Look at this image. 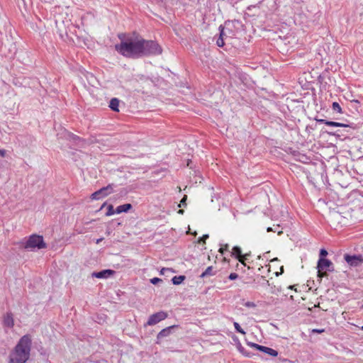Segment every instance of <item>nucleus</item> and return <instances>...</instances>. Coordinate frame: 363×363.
Here are the masks:
<instances>
[{
    "label": "nucleus",
    "instance_id": "3",
    "mask_svg": "<svg viewBox=\"0 0 363 363\" xmlns=\"http://www.w3.org/2000/svg\"><path fill=\"white\" fill-rule=\"evenodd\" d=\"M23 247L29 250L35 249H43L46 247V244L43 240V236L32 235L27 241L23 243Z\"/></svg>",
    "mask_w": 363,
    "mask_h": 363
},
{
    "label": "nucleus",
    "instance_id": "16",
    "mask_svg": "<svg viewBox=\"0 0 363 363\" xmlns=\"http://www.w3.org/2000/svg\"><path fill=\"white\" fill-rule=\"evenodd\" d=\"M220 28H221L220 38L217 40L216 44L218 47H223L224 45L223 37L225 35V33L223 31V28H222L221 26H220Z\"/></svg>",
    "mask_w": 363,
    "mask_h": 363
},
{
    "label": "nucleus",
    "instance_id": "42",
    "mask_svg": "<svg viewBox=\"0 0 363 363\" xmlns=\"http://www.w3.org/2000/svg\"><path fill=\"white\" fill-rule=\"evenodd\" d=\"M362 308H363V305H362Z\"/></svg>",
    "mask_w": 363,
    "mask_h": 363
},
{
    "label": "nucleus",
    "instance_id": "10",
    "mask_svg": "<svg viewBox=\"0 0 363 363\" xmlns=\"http://www.w3.org/2000/svg\"><path fill=\"white\" fill-rule=\"evenodd\" d=\"M99 191L101 192V196L104 198L113 192V185L108 184V186L100 189Z\"/></svg>",
    "mask_w": 363,
    "mask_h": 363
},
{
    "label": "nucleus",
    "instance_id": "35",
    "mask_svg": "<svg viewBox=\"0 0 363 363\" xmlns=\"http://www.w3.org/2000/svg\"><path fill=\"white\" fill-rule=\"evenodd\" d=\"M267 232H271V231L276 232V231H277V230H276V229H275V230H274L272 228L269 227V228H267Z\"/></svg>",
    "mask_w": 363,
    "mask_h": 363
},
{
    "label": "nucleus",
    "instance_id": "24",
    "mask_svg": "<svg viewBox=\"0 0 363 363\" xmlns=\"http://www.w3.org/2000/svg\"><path fill=\"white\" fill-rule=\"evenodd\" d=\"M250 256V254L247 253L244 255H241V257H238V260L239 262H240L242 264H245V260H246L247 259V257Z\"/></svg>",
    "mask_w": 363,
    "mask_h": 363
},
{
    "label": "nucleus",
    "instance_id": "13",
    "mask_svg": "<svg viewBox=\"0 0 363 363\" xmlns=\"http://www.w3.org/2000/svg\"><path fill=\"white\" fill-rule=\"evenodd\" d=\"M320 123H325L328 126H332V127H345L346 125L341 123L337 122H333V121H329L324 119H321L318 121Z\"/></svg>",
    "mask_w": 363,
    "mask_h": 363
},
{
    "label": "nucleus",
    "instance_id": "27",
    "mask_svg": "<svg viewBox=\"0 0 363 363\" xmlns=\"http://www.w3.org/2000/svg\"><path fill=\"white\" fill-rule=\"evenodd\" d=\"M228 245L225 244V245L220 247V248L219 249V252L221 254H223L225 251L228 250Z\"/></svg>",
    "mask_w": 363,
    "mask_h": 363
},
{
    "label": "nucleus",
    "instance_id": "14",
    "mask_svg": "<svg viewBox=\"0 0 363 363\" xmlns=\"http://www.w3.org/2000/svg\"><path fill=\"white\" fill-rule=\"evenodd\" d=\"M120 101L118 99L113 98L111 100L109 107L114 111H119L118 106H119Z\"/></svg>",
    "mask_w": 363,
    "mask_h": 363
},
{
    "label": "nucleus",
    "instance_id": "20",
    "mask_svg": "<svg viewBox=\"0 0 363 363\" xmlns=\"http://www.w3.org/2000/svg\"><path fill=\"white\" fill-rule=\"evenodd\" d=\"M332 107H333V109L334 111L339 113H342V108L337 102H333Z\"/></svg>",
    "mask_w": 363,
    "mask_h": 363
},
{
    "label": "nucleus",
    "instance_id": "39",
    "mask_svg": "<svg viewBox=\"0 0 363 363\" xmlns=\"http://www.w3.org/2000/svg\"><path fill=\"white\" fill-rule=\"evenodd\" d=\"M278 235H281L282 233V231H277Z\"/></svg>",
    "mask_w": 363,
    "mask_h": 363
},
{
    "label": "nucleus",
    "instance_id": "11",
    "mask_svg": "<svg viewBox=\"0 0 363 363\" xmlns=\"http://www.w3.org/2000/svg\"><path fill=\"white\" fill-rule=\"evenodd\" d=\"M346 262L352 266H357L361 262V259L356 256L345 255Z\"/></svg>",
    "mask_w": 363,
    "mask_h": 363
},
{
    "label": "nucleus",
    "instance_id": "15",
    "mask_svg": "<svg viewBox=\"0 0 363 363\" xmlns=\"http://www.w3.org/2000/svg\"><path fill=\"white\" fill-rule=\"evenodd\" d=\"M175 326L174 325H172V326H170V327H168V328H166L163 330H162L159 333H158V335L157 337L160 338V337H167L168 336L170 333H171V330L174 328Z\"/></svg>",
    "mask_w": 363,
    "mask_h": 363
},
{
    "label": "nucleus",
    "instance_id": "30",
    "mask_svg": "<svg viewBox=\"0 0 363 363\" xmlns=\"http://www.w3.org/2000/svg\"><path fill=\"white\" fill-rule=\"evenodd\" d=\"M186 200V196H184V198L181 200L179 206L181 207L182 206H184Z\"/></svg>",
    "mask_w": 363,
    "mask_h": 363
},
{
    "label": "nucleus",
    "instance_id": "36",
    "mask_svg": "<svg viewBox=\"0 0 363 363\" xmlns=\"http://www.w3.org/2000/svg\"><path fill=\"white\" fill-rule=\"evenodd\" d=\"M103 240V238H99L98 240H96V243L99 244L101 240Z\"/></svg>",
    "mask_w": 363,
    "mask_h": 363
},
{
    "label": "nucleus",
    "instance_id": "31",
    "mask_svg": "<svg viewBox=\"0 0 363 363\" xmlns=\"http://www.w3.org/2000/svg\"><path fill=\"white\" fill-rule=\"evenodd\" d=\"M313 333H322L324 332V330L323 329H313L312 330Z\"/></svg>",
    "mask_w": 363,
    "mask_h": 363
},
{
    "label": "nucleus",
    "instance_id": "5",
    "mask_svg": "<svg viewBox=\"0 0 363 363\" xmlns=\"http://www.w3.org/2000/svg\"><path fill=\"white\" fill-rule=\"evenodd\" d=\"M333 266V263L327 259L320 257L318 262V276L322 278L327 275L326 271H330V267Z\"/></svg>",
    "mask_w": 363,
    "mask_h": 363
},
{
    "label": "nucleus",
    "instance_id": "21",
    "mask_svg": "<svg viewBox=\"0 0 363 363\" xmlns=\"http://www.w3.org/2000/svg\"><path fill=\"white\" fill-rule=\"evenodd\" d=\"M91 199L93 200H98L102 199V196H101V192L99 191V190L95 191L91 195Z\"/></svg>",
    "mask_w": 363,
    "mask_h": 363
},
{
    "label": "nucleus",
    "instance_id": "23",
    "mask_svg": "<svg viewBox=\"0 0 363 363\" xmlns=\"http://www.w3.org/2000/svg\"><path fill=\"white\" fill-rule=\"evenodd\" d=\"M233 325H234L235 329L236 330V331L238 333H240L243 335L245 334V332L241 328L239 323H238L237 322H235Z\"/></svg>",
    "mask_w": 363,
    "mask_h": 363
},
{
    "label": "nucleus",
    "instance_id": "38",
    "mask_svg": "<svg viewBox=\"0 0 363 363\" xmlns=\"http://www.w3.org/2000/svg\"><path fill=\"white\" fill-rule=\"evenodd\" d=\"M277 260H278L277 258H274V259H272L271 262L277 261Z\"/></svg>",
    "mask_w": 363,
    "mask_h": 363
},
{
    "label": "nucleus",
    "instance_id": "25",
    "mask_svg": "<svg viewBox=\"0 0 363 363\" xmlns=\"http://www.w3.org/2000/svg\"><path fill=\"white\" fill-rule=\"evenodd\" d=\"M245 306L247 308H255L256 304L254 302L247 301L245 303Z\"/></svg>",
    "mask_w": 363,
    "mask_h": 363
},
{
    "label": "nucleus",
    "instance_id": "41",
    "mask_svg": "<svg viewBox=\"0 0 363 363\" xmlns=\"http://www.w3.org/2000/svg\"><path fill=\"white\" fill-rule=\"evenodd\" d=\"M362 330H363V326L361 328Z\"/></svg>",
    "mask_w": 363,
    "mask_h": 363
},
{
    "label": "nucleus",
    "instance_id": "17",
    "mask_svg": "<svg viewBox=\"0 0 363 363\" xmlns=\"http://www.w3.org/2000/svg\"><path fill=\"white\" fill-rule=\"evenodd\" d=\"M185 279V277L183 275L175 276L172 278V281L174 285L180 284Z\"/></svg>",
    "mask_w": 363,
    "mask_h": 363
},
{
    "label": "nucleus",
    "instance_id": "8",
    "mask_svg": "<svg viewBox=\"0 0 363 363\" xmlns=\"http://www.w3.org/2000/svg\"><path fill=\"white\" fill-rule=\"evenodd\" d=\"M115 274L111 269H104L98 272H93L91 276L98 279H107Z\"/></svg>",
    "mask_w": 363,
    "mask_h": 363
},
{
    "label": "nucleus",
    "instance_id": "7",
    "mask_svg": "<svg viewBox=\"0 0 363 363\" xmlns=\"http://www.w3.org/2000/svg\"><path fill=\"white\" fill-rule=\"evenodd\" d=\"M249 345L252 347H254V348H256L257 350L261 351V352H263L266 354H268L272 357H277L278 355V352L277 350H274V349H272L270 347H265V346H262V345H259L258 344H256V343H249Z\"/></svg>",
    "mask_w": 363,
    "mask_h": 363
},
{
    "label": "nucleus",
    "instance_id": "32",
    "mask_svg": "<svg viewBox=\"0 0 363 363\" xmlns=\"http://www.w3.org/2000/svg\"><path fill=\"white\" fill-rule=\"evenodd\" d=\"M170 269L169 268H162L160 271L161 274H164L165 272L169 271Z\"/></svg>",
    "mask_w": 363,
    "mask_h": 363
},
{
    "label": "nucleus",
    "instance_id": "19",
    "mask_svg": "<svg viewBox=\"0 0 363 363\" xmlns=\"http://www.w3.org/2000/svg\"><path fill=\"white\" fill-rule=\"evenodd\" d=\"M242 251L240 247L235 246L233 248L232 255H235L238 259L241 257Z\"/></svg>",
    "mask_w": 363,
    "mask_h": 363
},
{
    "label": "nucleus",
    "instance_id": "33",
    "mask_svg": "<svg viewBox=\"0 0 363 363\" xmlns=\"http://www.w3.org/2000/svg\"><path fill=\"white\" fill-rule=\"evenodd\" d=\"M5 155H6V150H3V149H1L0 150V156L1 157H5Z\"/></svg>",
    "mask_w": 363,
    "mask_h": 363
},
{
    "label": "nucleus",
    "instance_id": "37",
    "mask_svg": "<svg viewBox=\"0 0 363 363\" xmlns=\"http://www.w3.org/2000/svg\"><path fill=\"white\" fill-rule=\"evenodd\" d=\"M178 213L179 214H183L184 213V210H179Z\"/></svg>",
    "mask_w": 363,
    "mask_h": 363
},
{
    "label": "nucleus",
    "instance_id": "34",
    "mask_svg": "<svg viewBox=\"0 0 363 363\" xmlns=\"http://www.w3.org/2000/svg\"><path fill=\"white\" fill-rule=\"evenodd\" d=\"M208 238V235H204L201 238H200L199 240V242L201 241H205L206 239H207Z\"/></svg>",
    "mask_w": 363,
    "mask_h": 363
},
{
    "label": "nucleus",
    "instance_id": "29",
    "mask_svg": "<svg viewBox=\"0 0 363 363\" xmlns=\"http://www.w3.org/2000/svg\"><path fill=\"white\" fill-rule=\"evenodd\" d=\"M328 255V252L325 249H321L320 252V257H325Z\"/></svg>",
    "mask_w": 363,
    "mask_h": 363
},
{
    "label": "nucleus",
    "instance_id": "28",
    "mask_svg": "<svg viewBox=\"0 0 363 363\" xmlns=\"http://www.w3.org/2000/svg\"><path fill=\"white\" fill-rule=\"evenodd\" d=\"M238 277V274L234 273V272H233V273H231V274L229 275V277H228L229 279H230V280H235V279H236Z\"/></svg>",
    "mask_w": 363,
    "mask_h": 363
},
{
    "label": "nucleus",
    "instance_id": "2",
    "mask_svg": "<svg viewBox=\"0 0 363 363\" xmlns=\"http://www.w3.org/2000/svg\"><path fill=\"white\" fill-rule=\"evenodd\" d=\"M115 49L122 55L128 57H138L141 56V38H128L122 40L120 44L115 45Z\"/></svg>",
    "mask_w": 363,
    "mask_h": 363
},
{
    "label": "nucleus",
    "instance_id": "1",
    "mask_svg": "<svg viewBox=\"0 0 363 363\" xmlns=\"http://www.w3.org/2000/svg\"><path fill=\"white\" fill-rule=\"evenodd\" d=\"M31 347V338L23 335L13 350L9 354V363H26L29 359Z\"/></svg>",
    "mask_w": 363,
    "mask_h": 363
},
{
    "label": "nucleus",
    "instance_id": "9",
    "mask_svg": "<svg viewBox=\"0 0 363 363\" xmlns=\"http://www.w3.org/2000/svg\"><path fill=\"white\" fill-rule=\"evenodd\" d=\"M4 326L11 328L14 325V320L11 313H6L4 318Z\"/></svg>",
    "mask_w": 363,
    "mask_h": 363
},
{
    "label": "nucleus",
    "instance_id": "6",
    "mask_svg": "<svg viewBox=\"0 0 363 363\" xmlns=\"http://www.w3.org/2000/svg\"><path fill=\"white\" fill-rule=\"evenodd\" d=\"M167 317V313L164 311H160L151 315L147 322L148 325H154L161 320H164Z\"/></svg>",
    "mask_w": 363,
    "mask_h": 363
},
{
    "label": "nucleus",
    "instance_id": "4",
    "mask_svg": "<svg viewBox=\"0 0 363 363\" xmlns=\"http://www.w3.org/2000/svg\"><path fill=\"white\" fill-rule=\"evenodd\" d=\"M142 43V55H159L162 52L160 46L154 41H146L141 38Z\"/></svg>",
    "mask_w": 363,
    "mask_h": 363
},
{
    "label": "nucleus",
    "instance_id": "18",
    "mask_svg": "<svg viewBox=\"0 0 363 363\" xmlns=\"http://www.w3.org/2000/svg\"><path fill=\"white\" fill-rule=\"evenodd\" d=\"M213 267L210 266V267H208L206 270L201 274V277L203 278V277H208V276H212L214 274L213 272Z\"/></svg>",
    "mask_w": 363,
    "mask_h": 363
},
{
    "label": "nucleus",
    "instance_id": "26",
    "mask_svg": "<svg viewBox=\"0 0 363 363\" xmlns=\"http://www.w3.org/2000/svg\"><path fill=\"white\" fill-rule=\"evenodd\" d=\"M162 281V279L157 277H155L150 279V282L152 284H157V283Z\"/></svg>",
    "mask_w": 363,
    "mask_h": 363
},
{
    "label": "nucleus",
    "instance_id": "22",
    "mask_svg": "<svg viewBox=\"0 0 363 363\" xmlns=\"http://www.w3.org/2000/svg\"><path fill=\"white\" fill-rule=\"evenodd\" d=\"M114 213H116V211L113 210V206L112 205H109L108 206V211H107L106 215L107 216H111L113 215Z\"/></svg>",
    "mask_w": 363,
    "mask_h": 363
},
{
    "label": "nucleus",
    "instance_id": "12",
    "mask_svg": "<svg viewBox=\"0 0 363 363\" xmlns=\"http://www.w3.org/2000/svg\"><path fill=\"white\" fill-rule=\"evenodd\" d=\"M131 208L132 205L130 203L121 205L117 206V208H116V213L119 214L123 212H128Z\"/></svg>",
    "mask_w": 363,
    "mask_h": 363
},
{
    "label": "nucleus",
    "instance_id": "40",
    "mask_svg": "<svg viewBox=\"0 0 363 363\" xmlns=\"http://www.w3.org/2000/svg\"><path fill=\"white\" fill-rule=\"evenodd\" d=\"M283 270H284V269H283V267H281V273H282V272H283Z\"/></svg>",
    "mask_w": 363,
    "mask_h": 363
}]
</instances>
